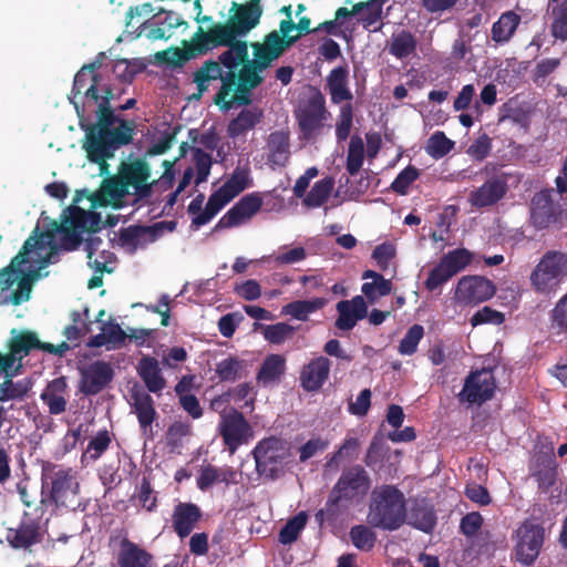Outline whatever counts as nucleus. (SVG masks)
<instances>
[{
  "label": "nucleus",
  "mask_w": 567,
  "mask_h": 567,
  "mask_svg": "<svg viewBox=\"0 0 567 567\" xmlns=\"http://www.w3.org/2000/svg\"><path fill=\"white\" fill-rule=\"evenodd\" d=\"M54 254L53 233L40 231L37 226L10 264L0 270V290L7 291L18 284L25 272L22 266L33 261L38 265V269H43L52 264Z\"/></svg>",
  "instance_id": "obj_2"
},
{
  "label": "nucleus",
  "mask_w": 567,
  "mask_h": 567,
  "mask_svg": "<svg viewBox=\"0 0 567 567\" xmlns=\"http://www.w3.org/2000/svg\"><path fill=\"white\" fill-rule=\"evenodd\" d=\"M134 498L137 501V505L147 512H154L157 507L156 492L153 489L151 482L143 477L138 491Z\"/></svg>",
  "instance_id": "obj_57"
},
{
  "label": "nucleus",
  "mask_w": 567,
  "mask_h": 567,
  "mask_svg": "<svg viewBox=\"0 0 567 567\" xmlns=\"http://www.w3.org/2000/svg\"><path fill=\"white\" fill-rule=\"evenodd\" d=\"M545 529L536 524L525 522L517 529V543L515 546L516 560L530 566L539 556L543 547Z\"/></svg>",
  "instance_id": "obj_13"
},
{
  "label": "nucleus",
  "mask_w": 567,
  "mask_h": 567,
  "mask_svg": "<svg viewBox=\"0 0 567 567\" xmlns=\"http://www.w3.org/2000/svg\"><path fill=\"white\" fill-rule=\"evenodd\" d=\"M496 390V380L491 369L471 371L465 378L457 399L461 403L482 405L489 401Z\"/></svg>",
  "instance_id": "obj_12"
},
{
  "label": "nucleus",
  "mask_w": 567,
  "mask_h": 567,
  "mask_svg": "<svg viewBox=\"0 0 567 567\" xmlns=\"http://www.w3.org/2000/svg\"><path fill=\"white\" fill-rule=\"evenodd\" d=\"M553 22L550 34L561 42L567 41V0L558 3L551 10Z\"/></svg>",
  "instance_id": "obj_51"
},
{
  "label": "nucleus",
  "mask_w": 567,
  "mask_h": 567,
  "mask_svg": "<svg viewBox=\"0 0 567 567\" xmlns=\"http://www.w3.org/2000/svg\"><path fill=\"white\" fill-rule=\"evenodd\" d=\"M162 224H154L152 226H130L122 228L120 231V241L123 246H130L136 249L147 243L156 240V231Z\"/></svg>",
  "instance_id": "obj_35"
},
{
  "label": "nucleus",
  "mask_w": 567,
  "mask_h": 567,
  "mask_svg": "<svg viewBox=\"0 0 567 567\" xmlns=\"http://www.w3.org/2000/svg\"><path fill=\"white\" fill-rule=\"evenodd\" d=\"M7 540L14 549H30L42 540L40 523L32 518L22 519L18 527L8 528Z\"/></svg>",
  "instance_id": "obj_25"
},
{
  "label": "nucleus",
  "mask_w": 567,
  "mask_h": 567,
  "mask_svg": "<svg viewBox=\"0 0 567 567\" xmlns=\"http://www.w3.org/2000/svg\"><path fill=\"white\" fill-rule=\"evenodd\" d=\"M348 65H339L330 71L327 76V89L332 104L339 105V115L336 122V138L339 143L344 142L353 126L354 110L351 101L353 94L348 85Z\"/></svg>",
  "instance_id": "obj_5"
},
{
  "label": "nucleus",
  "mask_w": 567,
  "mask_h": 567,
  "mask_svg": "<svg viewBox=\"0 0 567 567\" xmlns=\"http://www.w3.org/2000/svg\"><path fill=\"white\" fill-rule=\"evenodd\" d=\"M454 144L444 132L436 131L429 137L425 151L431 157L439 159L447 155L453 150Z\"/></svg>",
  "instance_id": "obj_50"
},
{
  "label": "nucleus",
  "mask_w": 567,
  "mask_h": 567,
  "mask_svg": "<svg viewBox=\"0 0 567 567\" xmlns=\"http://www.w3.org/2000/svg\"><path fill=\"white\" fill-rule=\"evenodd\" d=\"M295 331V328L286 322L269 324L264 328V338L274 344H281Z\"/></svg>",
  "instance_id": "obj_62"
},
{
  "label": "nucleus",
  "mask_w": 567,
  "mask_h": 567,
  "mask_svg": "<svg viewBox=\"0 0 567 567\" xmlns=\"http://www.w3.org/2000/svg\"><path fill=\"white\" fill-rule=\"evenodd\" d=\"M494 284L481 276H464L455 288L454 299L464 306H475L491 299L495 295Z\"/></svg>",
  "instance_id": "obj_15"
},
{
  "label": "nucleus",
  "mask_w": 567,
  "mask_h": 567,
  "mask_svg": "<svg viewBox=\"0 0 567 567\" xmlns=\"http://www.w3.org/2000/svg\"><path fill=\"white\" fill-rule=\"evenodd\" d=\"M327 303L328 299L321 297L310 300H296L285 305L281 312L291 316L293 319L307 321L310 313L321 310Z\"/></svg>",
  "instance_id": "obj_40"
},
{
  "label": "nucleus",
  "mask_w": 567,
  "mask_h": 567,
  "mask_svg": "<svg viewBox=\"0 0 567 567\" xmlns=\"http://www.w3.org/2000/svg\"><path fill=\"white\" fill-rule=\"evenodd\" d=\"M68 381L65 377H59L50 381L40 398L48 406L50 414L59 415L66 410Z\"/></svg>",
  "instance_id": "obj_29"
},
{
  "label": "nucleus",
  "mask_w": 567,
  "mask_h": 567,
  "mask_svg": "<svg viewBox=\"0 0 567 567\" xmlns=\"http://www.w3.org/2000/svg\"><path fill=\"white\" fill-rule=\"evenodd\" d=\"M520 16L513 10L505 11L492 25V40L495 43L504 44L511 41L519 23Z\"/></svg>",
  "instance_id": "obj_37"
},
{
  "label": "nucleus",
  "mask_w": 567,
  "mask_h": 567,
  "mask_svg": "<svg viewBox=\"0 0 567 567\" xmlns=\"http://www.w3.org/2000/svg\"><path fill=\"white\" fill-rule=\"evenodd\" d=\"M361 290L370 301H373L378 297L390 295L392 290V282L384 277H380L377 281L364 282Z\"/></svg>",
  "instance_id": "obj_63"
},
{
  "label": "nucleus",
  "mask_w": 567,
  "mask_h": 567,
  "mask_svg": "<svg viewBox=\"0 0 567 567\" xmlns=\"http://www.w3.org/2000/svg\"><path fill=\"white\" fill-rule=\"evenodd\" d=\"M336 310L338 318L334 326L341 331L352 330L358 321L364 319L368 315V306L362 296H355L349 300H340L336 305Z\"/></svg>",
  "instance_id": "obj_22"
},
{
  "label": "nucleus",
  "mask_w": 567,
  "mask_h": 567,
  "mask_svg": "<svg viewBox=\"0 0 567 567\" xmlns=\"http://www.w3.org/2000/svg\"><path fill=\"white\" fill-rule=\"evenodd\" d=\"M349 535L353 546L363 551L371 550L377 542L375 533L365 525L351 527Z\"/></svg>",
  "instance_id": "obj_53"
},
{
  "label": "nucleus",
  "mask_w": 567,
  "mask_h": 567,
  "mask_svg": "<svg viewBox=\"0 0 567 567\" xmlns=\"http://www.w3.org/2000/svg\"><path fill=\"white\" fill-rule=\"evenodd\" d=\"M117 174L126 187L130 188L147 182L151 176V167L145 159L136 158L131 162H122Z\"/></svg>",
  "instance_id": "obj_36"
},
{
  "label": "nucleus",
  "mask_w": 567,
  "mask_h": 567,
  "mask_svg": "<svg viewBox=\"0 0 567 567\" xmlns=\"http://www.w3.org/2000/svg\"><path fill=\"white\" fill-rule=\"evenodd\" d=\"M261 0H248L247 3L233 2L234 14L225 23L218 22L207 31L215 44H229L237 37H244L256 28L262 16Z\"/></svg>",
  "instance_id": "obj_4"
},
{
  "label": "nucleus",
  "mask_w": 567,
  "mask_h": 567,
  "mask_svg": "<svg viewBox=\"0 0 567 567\" xmlns=\"http://www.w3.org/2000/svg\"><path fill=\"white\" fill-rule=\"evenodd\" d=\"M508 190L507 176L494 175L468 195V203L477 209L491 207L503 199Z\"/></svg>",
  "instance_id": "obj_19"
},
{
  "label": "nucleus",
  "mask_w": 567,
  "mask_h": 567,
  "mask_svg": "<svg viewBox=\"0 0 567 567\" xmlns=\"http://www.w3.org/2000/svg\"><path fill=\"white\" fill-rule=\"evenodd\" d=\"M249 186V173L247 169L236 168L231 176L219 187L230 199L235 198Z\"/></svg>",
  "instance_id": "obj_52"
},
{
  "label": "nucleus",
  "mask_w": 567,
  "mask_h": 567,
  "mask_svg": "<svg viewBox=\"0 0 567 567\" xmlns=\"http://www.w3.org/2000/svg\"><path fill=\"white\" fill-rule=\"evenodd\" d=\"M550 323L558 332H567V293L563 296L549 312Z\"/></svg>",
  "instance_id": "obj_64"
},
{
  "label": "nucleus",
  "mask_w": 567,
  "mask_h": 567,
  "mask_svg": "<svg viewBox=\"0 0 567 567\" xmlns=\"http://www.w3.org/2000/svg\"><path fill=\"white\" fill-rule=\"evenodd\" d=\"M386 1L388 0H367L353 4L352 9L344 7L338 8V18L362 13L360 21L363 28L369 30L381 20L383 13L382 8Z\"/></svg>",
  "instance_id": "obj_30"
},
{
  "label": "nucleus",
  "mask_w": 567,
  "mask_h": 567,
  "mask_svg": "<svg viewBox=\"0 0 567 567\" xmlns=\"http://www.w3.org/2000/svg\"><path fill=\"white\" fill-rule=\"evenodd\" d=\"M330 115L324 95L319 89H312L311 94L299 101L295 110V117L302 138L306 141L316 138Z\"/></svg>",
  "instance_id": "obj_8"
},
{
  "label": "nucleus",
  "mask_w": 567,
  "mask_h": 567,
  "mask_svg": "<svg viewBox=\"0 0 567 567\" xmlns=\"http://www.w3.org/2000/svg\"><path fill=\"white\" fill-rule=\"evenodd\" d=\"M473 252L466 248H456L447 251L441 257L444 266L453 276L463 271L473 260Z\"/></svg>",
  "instance_id": "obj_45"
},
{
  "label": "nucleus",
  "mask_w": 567,
  "mask_h": 567,
  "mask_svg": "<svg viewBox=\"0 0 567 567\" xmlns=\"http://www.w3.org/2000/svg\"><path fill=\"white\" fill-rule=\"evenodd\" d=\"M53 229L49 230L50 233H53V237L55 236V233L61 234V243L62 247L65 250H75L80 247L82 243L81 237V230L71 228L70 226H65L63 224H58L56 221H53ZM54 246H56L55 241L53 240ZM58 247H55V254L56 255ZM55 256L52 257V262H54Z\"/></svg>",
  "instance_id": "obj_49"
},
{
  "label": "nucleus",
  "mask_w": 567,
  "mask_h": 567,
  "mask_svg": "<svg viewBox=\"0 0 567 567\" xmlns=\"http://www.w3.org/2000/svg\"><path fill=\"white\" fill-rule=\"evenodd\" d=\"M264 116L259 107L244 109L227 126V134L231 138L245 135L261 122Z\"/></svg>",
  "instance_id": "obj_34"
},
{
  "label": "nucleus",
  "mask_w": 567,
  "mask_h": 567,
  "mask_svg": "<svg viewBox=\"0 0 567 567\" xmlns=\"http://www.w3.org/2000/svg\"><path fill=\"white\" fill-rule=\"evenodd\" d=\"M203 517L202 509L197 504L181 502L175 505L172 514V527L176 535L184 539L192 534Z\"/></svg>",
  "instance_id": "obj_23"
},
{
  "label": "nucleus",
  "mask_w": 567,
  "mask_h": 567,
  "mask_svg": "<svg viewBox=\"0 0 567 567\" xmlns=\"http://www.w3.org/2000/svg\"><path fill=\"white\" fill-rule=\"evenodd\" d=\"M424 337V328L421 324H413L408 329L399 343V353L402 355H412L416 352L420 341Z\"/></svg>",
  "instance_id": "obj_55"
},
{
  "label": "nucleus",
  "mask_w": 567,
  "mask_h": 567,
  "mask_svg": "<svg viewBox=\"0 0 567 567\" xmlns=\"http://www.w3.org/2000/svg\"><path fill=\"white\" fill-rule=\"evenodd\" d=\"M262 199L258 194H248L241 197L217 223V228H233L239 226L259 212Z\"/></svg>",
  "instance_id": "obj_20"
},
{
  "label": "nucleus",
  "mask_w": 567,
  "mask_h": 567,
  "mask_svg": "<svg viewBox=\"0 0 567 567\" xmlns=\"http://www.w3.org/2000/svg\"><path fill=\"white\" fill-rule=\"evenodd\" d=\"M40 269L25 271L18 281V289L13 290L10 295V301L14 306H19L24 301H28L32 291L33 280L38 277Z\"/></svg>",
  "instance_id": "obj_54"
},
{
  "label": "nucleus",
  "mask_w": 567,
  "mask_h": 567,
  "mask_svg": "<svg viewBox=\"0 0 567 567\" xmlns=\"http://www.w3.org/2000/svg\"><path fill=\"white\" fill-rule=\"evenodd\" d=\"M565 277H567V255L548 250L532 271L529 279L537 292L549 295L558 289Z\"/></svg>",
  "instance_id": "obj_9"
},
{
  "label": "nucleus",
  "mask_w": 567,
  "mask_h": 567,
  "mask_svg": "<svg viewBox=\"0 0 567 567\" xmlns=\"http://www.w3.org/2000/svg\"><path fill=\"white\" fill-rule=\"evenodd\" d=\"M153 555L124 537L120 542L117 567H153Z\"/></svg>",
  "instance_id": "obj_27"
},
{
  "label": "nucleus",
  "mask_w": 567,
  "mask_h": 567,
  "mask_svg": "<svg viewBox=\"0 0 567 567\" xmlns=\"http://www.w3.org/2000/svg\"><path fill=\"white\" fill-rule=\"evenodd\" d=\"M416 48L417 40L413 33L402 29L392 33L388 51L398 60H405L415 54Z\"/></svg>",
  "instance_id": "obj_38"
},
{
  "label": "nucleus",
  "mask_w": 567,
  "mask_h": 567,
  "mask_svg": "<svg viewBox=\"0 0 567 567\" xmlns=\"http://www.w3.org/2000/svg\"><path fill=\"white\" fill-rule=\"evenodd\" d=\"M209 50L217 47H228V50L223 52L217 61L220 63V66L226 68L227 70L237 69L239 65H243L245 62H248V45L247 42L237 40H233L229 44H215V42H207Z\"/></svg>",
  "instance_id": "obj_33"
},
{
  "label": "nucleus",
  "mask_w": 567,
  "mask_h": 567,
  "mask_svg": "<svg viewBox=\"0 0 567 567\" xmlns=\"http://www.w3.org/2000/svg\"><path fill=\"white\" fill-rule=\"evenodd\" d=\"M49 488L50 499L56 506L70 507L75 505L80 485L72 468L45 463L42 466V488Z\"/></svg>",
  "instance_id": "obj_7"
},
{
  "label": "nucleus",
  "mask_w": 567,
  "mask_h": 567,
  "mask_svg": "<svg viewBox=\"0 0 567 567\" xmlns=\"http://www.w3.org/2000/svg\"><path fill=\"white\" fill-rule=\"evenodd\" d=\"M330 365V360L326 357L312 359L300 372L301 386L308 392L318 391L329 378Z\"/></svg>",
  "instance_id": "obj_26"
},
{
  "label": "nucleus",
  "mask_w": 567,
  "mask_h": 567,
  "mask_svg": "<svg viewBox=\"0 0 567 567\" xmlns=\"http://www.w3.org/2000/svg\"><path fill=\"white\" fill-rule=\"evenodd\" d=\"M308 522V514L306 512H299L297 515L288 519L285 526L279 532V542L282 545H289L295 543L301 530L306 527Z\"/></svg>",
  "instance_id": "obj_46"
},
{
  "label": "nucleus",
  "mask_w": 567,
  "mask_h": 567,
  "mask_svg": "<svg viewBox=\"0 0 567 567\" xmlns=\"http://www.w3.org/2000/svg\"><path fill=\"white\" fill-rule=\"evenodd\" d=\"M218 431L225 446L230 453H234L247 440L251 427L244 414L231 408L220 414Z\"/></svg>",
  "instance_id": "obj_14"
},
{
  "label": "nucleus",
  "mask_w": 567,
  "mask_h": 567,
  "mask_svg": "<svg viewBox=\"0 0 567 567\" xmlns=\"http://www.w3.org/2000/svg\"><path fill=\"white\" fill-rule=\"evenodd\" d=\"M259 475L276 480L290 457V446L282 439L270 436L261 440L252 451Z\"/></svg>",
  "instance_id": "obj_10"
},
{
  "label": "nucleus",
  "mask_w": 567,
  "mask_h": 567,
  "mask_svg": "<svg viewBox=\"0 0 567 567\" xmlns=\"http://www.w3.org/2000/svg\"><path fill=\"white\" fill-rule=\"evenodd\" d=\"M128 194V188L118 174L105 178L97 192L92 194L90 200L92 207H121L120 202Z\"/></svg>",
  "instance_id": "obj_24"
},
{
  "label": "nucleus",
  "mask_w": 567,
  "mask_h": 567,
  "mask_svg": "<svg viewBox=\"0 0 567 567\" xmlns=\"http://www.w3.org/2000/svg\"><path fill=\"white\" fill-rule=\"evenodd\" d=\"M267 161L271 167H284L290 158V136L288 132L275 131L267 140Z\"/></svg>",
  "instance_id": "obj_32"
},
{
  "label": "nucleus",
  "mask_w": 567,
  "mask_h": 567,
  "mask_svg": "<svg viewBox=\"0 0 567 567\" xmlns=\"http://www.w3.org/2000/svg\"><path fill=\"white\" fill-rule=\"evenodd\" d=\"M246 362L237 357H228L216 364V375L221 382H235L247 377Z\"/></svg>",
  "instance_id": "obj_42"
},
{
  "label": "nucleus",
  "mask_w": 567,
  "mask_h": 567,
  "mask_svg": "<svg viewBox=\"0 0 567 567\" xmlns=\"http://www.w3.org/2000/svg\"><path fill=\"white\" fill-rule=\"evenodd\" d=\"M137 374L143 380L148 392L159 393L166 386V380L162 374L156 358L143 355L137 364Z\"/></svg>",
  "instance_id": "obj_31"
},
{
  "label": "nucleus",
  "mask_w": 567,
  "mask_h": 567,
  "mask_svg": "<svg viewBox=\"0 0 567 567\" xmlns=\"http://www.w3.org/2000/svg\"><path fill=\"white\" fill-rule=\"evenodd\" d=\"M558 210L559 207L553 199V190H540L532 199L530 219L536 228L544 229L557 221Z\"/></svg>",
  "instance_id": "obj_21"
},
{
  "label": "nucleus",
  "mask_w": 567,
  "mask_h": 567,
  "mask_svg": "<svg viewBox=\"0 0 567 567\" xmlns=\"http://www.w3.org/2000/svg\"><path fill=\"white\" fill-rule=\"evenodd\" d=\"M364 161V144L359 135H353L349 143L347 155V171L351 176L357 175Z\"/></svg>",
  "instance_id": "obj_47"
},
{
  "label": "nucleus",
  "mask_w": 567,
  "mask_h": 567,
  "mask_svg": "<svg viewBox=\"0 0 567 567\" xmlns=\"http://www.w3.org/2000/svg\"><path fill=\"white\" fill-rule=\"evenodd\" d=\"M409 524L424 533H431L436 525L434 507L425 502H415L410 511Z\"/></svg>",
  "instance_id": "obj_39"
},
{
  "label": "nucleus",
  "mask_w": 567,
  "mask_h": 567,
  "mask_svg": "<svg viewBox=\"0 0 567 567\" xmlns=\"http://www.w3.org/2000/svg\"><path fill=\"white\" fill-rule=\"evenodd\" d=\"M260 71L261 70L250 63L248 59V62H245L238 72V84H240L244 90L256 89L262 82V78L259 74Z\"/></svg>",
  "instance_id": "obj_58"
},
{
  "label": "nucleus",
  "mask_w": 567,
  "mask_h": 567,
  "mask_svg": "<svg viewBox=\"0 0 567 567\" xmlns=\"http://www.w3.org/2000/svg\"><path fill=\"white\" fill-rule=\"evenodd\" d=\"M419 176L420 171L415 166L409 165L398 174L391 184V189L399 195H405L411 184L415 182Z\"/></svg>",
  "instance_id": "obj_60"
},
{
  "label": "nucleus",
  "mask_w": 567,
  "mask_h": 567,
  "mask_svg": "<svg viewBox=\"0 0 567 567\" xmlns=\"http://www.w3.org/2000/svg\"><path fill=\"white\" fill-rule=\"evenodd\" d=\"M333 187L334 179L332 177H324L316 182L310 192L305 196L303 204L311 208L322 206L328 200Z\"/></svg>",
  "instance_id": "obj_44"
},
{
  "label": "nucleus",
  "mask_w": 567,
  "mask_h": 567,
  "mask_svg": "<svg viewBox=\"0 0 567 567\" xmlns=\"http://www.w3.org/2000/svg\"><path fill=\"white\" fill-rule=\"evenodd\" d=\"M96 117V123L85 130L83 150L89 162L97 164L104 173L109 168L107 159L133 141L135 123L115 115L106 101L97 105Z\"/></svg>",
  "instance_id": "obj_1"
},
{
  "label": "nucleus",
  "mask_w": 567,
  "mask_h": 567,
  "mask_svg": "<svg viewBox=\"0 0 567 567\" xmlns=\"http://www.w3.org/2000/svg\"><path fill=\"white\" fill-rule=\"evenodd\" d=\"M454 276L440 259L437 265L429 272L424 287L427 291H434L451 280Z\"/></svg>",
  "instance_id": "obj_61"
},
{
  "label": "nucleus",
  "mask_w": 567,
  "mask_h": 567,
  "mask_svg": "<svg viewBox=\"0 0 567 567\" xmlns=\"http://www.w3.org/2000/svg\"><path fill=\"white\" fill-rule=\"evenodd\" d=\"M285 359L280 354L268 355L258 372V380L264 383L276 381L285 372Z\"/></svg>",
  "instance_id": "obj_48"
},
{
  "label": "nucleus",
  "mask_w": 567,
  "mask_h": 567,
  "mask_svg": "<svg viewBox=\"0 0 567 567\" xmlns=\"http://www.w3.org/2000/svg\"><path fill=\"white\" fill-rule=\"evenodd\" d=\"M101 80L99 74H91L83 68H81L74 76L73 86H72V95L75 97L76 95L84 94L85 97H89L93 101H99V90L97 85Z\"/></svg>",
  "instance_id": "obj_41"
},
{
  "label": "nucleus",
  "mask_w": 567,
  "mask_h": 567,
  "mask_svg": "<svg viewBox=\"0 0 567 567\" xmlns=\"http://www.w3.org/2000/svg\"><path fill=\"white\" fill-rule=\"evenodd\" d=\"M69 215L64 217L63 221L61 224L65 226H70L71 228L78 229V230H86L89 229L87 223L89 218H99L96 214H89L84 209H82L79 206H70L68 208Z\"/></svg>",
  "instance_id": "obj_56"
},
{
  "label": "nucleus",
  "mask_w": 567,
  "mask_h": 567,
  "mask_svg": "<svg viewBox=\"0 0 567 567\" xmlns=\"http://www.w3.org/2000/svg\"><path fill=\"white\" fill-rule=\"evenodd\" d=\"M406 519L404 494L394 485H381L373 489L368 523L383 530H396Z\"/></svg>",
  "instance_id": "obj_3"
},
{
  "label": "nucleus",
  "mask_w": 567,
  "mask_h": 567,
  "mask_svg": "<svg viewBox=\"0 0 567 567\" xmlns=\"http://www.w3.org/2000/svg\"><path fill=\"white\" fill-rule=\"evenodd\" d=\"M299 39V35L288 37L285 40L277 31L269 32L264 40V47H266L269 52L272 54V58L278 59L287 47L292 44Z\"/></svg>",
  "instance_id": "obj_59"
},
{
  "label": "nucleus",
  "mask_w": 567,
  "mask_h": 567,
  "mask_svg": "<svg viewBox=\"0 0 567 567\" xmlns=\"http://www.w3.org/2000/svg\"><path fill=\"white\" fill-rule=\"evenodd\" d=\"M230 200L231 199L218 188L209 196L204 210L193 218L192 224L196 226V228L206 225Z\"/></svg>",
  "instance_id": "obj_43"
},
{
  "label": "nucleus",
  "mask_w": 567,
  "mask_h": 567,
  "mask_svg": "<svg viewBox=\"0 0 567 567\" xmlns=\"http://www.w3.org/2000/svg\"><path fill=\"white\" fill-rule=\"evenodd\" d=\"M79 391L92 396L102 392L113 380L114 370L104 360H96L80 370Z\"/></svg>",
  "instance_id": "obj_17"
},
{
  "label": "nucleus",
  "mask_w": 567,
  "mask_h": 567,
  "mask_svg": "<svg viewBox=\"0 0 567 567\" xmlns=\"http://www.w3.org/2000/svg\"><path fill=\"white\" fill-rule=\"evenodd\" d=\"M220 80L221 85L219 91L214 97V103L219 104L225 99L229 97L238 84L237 69L227 70L223 72L220 63L214 60H207L194 73V82L197 85V93L190 96V100H199L203 94L208 90L212 81Z\"/></svg>",
  "instance_id": "obj_11"
},
{
  "label": "nucleus",
  "mask_w": 567,
  "mask_h": 567,
  "mask_svg": "<svg viewBox=\"0 0 567 567\" xmlns=\"http://www.w3.org/2000/svg\"><path fill=\"white\" fill-rule=\"evenodd\" d=\"M131 398L133 401L131 403L133 412L137 416L141 429L146 432L157 416V412L154 406V400L150 393L137 385L132 388Z\"/></svg>",
  "instance_id": "obj_28"
},
{
  "label": "nucleus",
  "mask_w": 567,
  "mask_h": 567,
  "mask_svg": "<svg viewBox=\"0 0 567 567\" xmlns=\"http://www.w3.org/2000/svg\"><path fill=\"white\" fill-rule=\"evenodd\" d=\"M32 349L42 350L50 354L62 357L70 350V346L65 341H62L56 346L49 342H42L39 340L35 332L28 330L21 331L18 336L12 338L9 343V353L12 355L14 361L18 359L21 360L23 357L28 355Z\"/></svg>",
  "instance_id": "obj_16"
},
{
  "label": "nucleus",
  "mask_w": 567,
  "mask_h": 567,
  "mask_svg": "<svg viewBox=\"0 0 567 567\" xmlns=\"http://www.w3.org/2000/svg\"><path fill=\"white\" fill-rule=\"evenodd\" d=\"M371 486L368 472L361 465H353L344 470L330 491L326 503V511L331 515L339 512L341 501H353L364 496Z\"/></svg>",
  "instance_id": "obj_6"
},
{
  "label": "nucleus",
  "mask_w": 567,
  "mask_h": 567,
  "mask_svg": "<svg viewBox=\"0 0 567 567\" xmlns=\"http://www.w3.org/2000/svg\"><path fill=\"white\" fill-rule=\"evenodd\" d=\"M208 41L212 42L209 35H207V31H204V29L199 27L189 45L184 49L172 48L162 51L157 56L174 68H182L190 59L207 53L209 51Z\"/></svg>",
  "instance_id": "obj_18"
}]
</instances>
